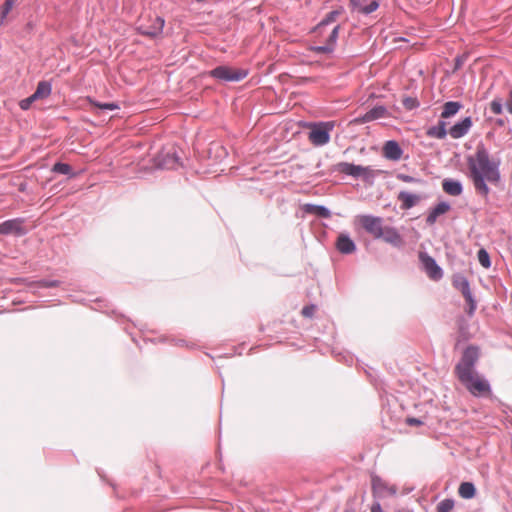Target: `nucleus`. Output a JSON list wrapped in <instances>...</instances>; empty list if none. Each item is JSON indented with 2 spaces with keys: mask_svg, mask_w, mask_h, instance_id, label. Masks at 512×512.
<instances>
[{
  "mask_svg": "<svg viewBox=\"0 0 512 512\" xmlns=\"http://www.w3.org/2000/svg\"><path fill=\"white\" fill-rule=\"evenodd\" d=\"M469 178L476 192L484 197L490 193L487 182L497 184L501 180L500 161L490 159L489 152L483 142L476 146L475 155L467 156Z\"/></svg>",
  "mask_w": 512,
  "mask_h": 512,
  "instance_id": "obj_1",
  "label": "nucleus"
},
{
  "mask_svg": "<svg viewBox=\"0 0 512 512\" xmlns=\"http://www.w3.org/2000/svg\"><path fill=\"white\" fill-rule=\"evenodd\" d=\"M249 74L248 69L234 68L229 65H218L208 71V76L220 83L240 82Z\"/></svg>",
  "mask_w": 512,
  "mask_h": 512,
  "instance_id": "obj_2",
  "label": "nucleus"
},
{
  "mask_svg": "<svg viewBox=\"0 0 512 512\" xmlns=\"http://www.w3.org/2000/svg\"><path fill=\"white\" fill-rule=\"evenodd\" d=\"M333 171L343 173L355 179L362 178L366 183L372 184L376 173L370 166L357 165L350 162H339L333 166Z\"/></svg>",
  "mask_w": 512,
  "mask_h": 512,
  "instance_id": "obj_3",
  "label": "nucleus"
},
{
  "mask_svg": "<svg viewBox=\"0 0 512 512\" xmlns=\"http://www.w3.org/2000/svg\"><path fill=\"white\" fill-rule=\"evenodd\" d=\"M480 357V349L477 345H468L462 353L460 361L455 366L457 377L476 372L475 366Z\"/></svg>",
  "mask_w": 512,
  "mask_h": 512,
  "instance_id": "obj_4",
  "label": "nucleus"
},
{
  "mask_svg": "<svg viewBox=\"0 0 512 512\" xmlns=\"http://www.w3.org/2000/svg\"><path fill=\"white\" fill-rule=\"evenodd\" d=\"M461 384L476 397L484 396L491 392L489 381L477 372L457 377Z\"/></svg>",
  "mask_w": 512,
  "mask_h": 512,
  "instance_id": "obj_5",
  "label": "nucleus"
},
{
  "mask_svg": "<svg viewBox=\"0 0 512 512\" xmlns=\"http://www.w3.org/2000/svg\"><path fill=\"white\" fill-rule=\"evenodd\" d=\"M333 121H320L311 125L308 133L309 141L317 147H321L329 143L330 133L334 129Z\"/></svg>",
  "mask_w": 512,
  "mask_h": 512,
  "instance_id": "obj_6",
  "label": "nucleus"
},
{
  "mask_svg": "<svg viewBox=\"0 0 512 512\" xmlns=\"http://www.w3.org/2000/svg\"><path fill=\"white\" fill-rule=\"evenodd\" d=\"M153 165L156 169H176L180 165V157L173 148L163 149L153 157Z\"/></svg>",
  "mask_w": 512,
  "mask_h": 512,
  "instance_id": "obj_7",
  "label": "nucleus"
},
{
  "mask_svg": "<svg viewBox=\"0 0 512 512\" xmlns=\"http://www.w3.org/2000/svg\"><path fill=\"white\" fill-rule=\"evenodd\" d=\"M418 259L421 264V269L426 273V275L433 281H439L443 278L444 272L443 269L438 265L435 258L430 256L425 251H420L418 253Z\"/></svg>",
  "mask_w": 512,
  "mask_h": 512,
  "instance_id": "obj_8",
  "label": "nucleus"
},
{
  "mask_svg": "<svg viewBox=\"0 0 512 512\" xmlns=\"http://www.w3.org/2000/svg\"><path fill=\"white\" fill-rule=\"evenodd\" d=\"M25 223L26 218L23 217L5 220L0 223V235H13L15 237H23L28 233V229L25 227Z\"/></svg>",
  "mask_w": 512,
  "mask_h": 512,
  "instance_id": "obj_9",
  "label": "nucleus"
},
{
  "mask_svg": "<svg viewBox=\"0 0 512 512\" xmlns=\"http://www.w3.org/2000/svg\"><path fill=\"white\" fill-rule=\"evenodd\" d=\"M359 223L363 229L372 235L375 239H380L383 235V219L379 216L360 215Z\"/></svg>",
  "mask_w": 512,
  "mask_h": 512,
  "instance_id": "obj_10",
  "label": "nucleus"
},
{
  "mask_svg": "<svg viewBox=\"0 0 512 512\" xmlns=\"http://www.w3.org/2000/svg\"><path fill=\"white\" fill-rule=\"evenodd\" d=\"M371 488L374 499L380 500L388 495L394 496L397 493L395 486H389L380 476L371 475Z\"/></svg>",
  "mask_w": 512,
  "mask_h": 512,
  "instance_id": "obj_11",
  "label": "nucleus"
},
{
  "mask_svg": "<svg viewBox=\"0 0 512 512\" xmlns=\"http://www.w3.org/2000/svg\"><path fill=\"white\" fill-rule=\"evenodd\" d=\"M164 26L165 19L161 16H156L154 19H152L151 24L140 25L136 28V30L140 35L155 39L163 33Z\"/></svg>",
  "mask_w": 512,
  "mask_h": 512,
  "instance_id": "obj_12",
  "label": "nucleus"
},
{
  "mask_svg": "<svg viewBox=\"0 0 512 512\" xmlns=\"http://www.w3.org/2000/svg\"><path fill=\"white\" fill-rule=\"evenodd\" d=\"M383 156L390 161H399L404 153L401 145L396 140H387L383 145Z\"/></svg>",
  "mask_w": 512,
  "mask_h": 512,
  "instance_id": "obj_13",
  "label": "nucleus"
},
{
  "mask_svg": "<svg viewBox=\"0 0 512 512\" xmlns=\"http://www.w3.org/2000/svg\"><path fill=\"white\" fill-rule=\"evenodd\" d=\"M336 249L344 255H350L357 249L355 241L350 237L348 233L342 232L338 235L336 243Z\"/></svg>",
  "mask_w": 512,
  "mask_h": 512,
  "instance_id": "obj_14",
  "label": "nucleus"
},
{
  "mask_svg": "<svg viewBox=\"0 0 512 512\" xmlns=\"http://www.w3.org/2000/svg\"><path fill=\"white\" fill-rule=\"evenodd\" d=\"M473 125L471 116H466L460 121L453 124L449 129V134L454 139L464 137Z\"/></svg>",
  "mask_w": 512,
  "mask_h": 512,
  "instance_id": "obj_15",
  "label": "nucleus"
},
{
  "mask_svg": "<svg viewBox=\"0 0 512 512\" xmlns=\"http://www.w3.org/2000/svg\"><path fill=\"white\" fill-rule=\"evenodd\" d=\"M451 209V204L448 201H440L436 205H434L432 208L429 209L427 217H426V224L428 226H432L436 223L437 218L441 215L446 214Z\"/></svg>",
  "mask_w": 512,
  "mask_h": 512,
  "instance_id": "obj_16",
  "label": "nucleus"
},
{
  "mask_svg": "<svg viewBox=\"0 0 512 512\" xmlns=\"http://www.w3.org/2000/svg\"><path fill=\"white\" fill-rule=\"evenodd\" d=\"M380 239L396 248H400L404 244L401 234L392 226H385L383 228V235Z\"/></svg>",
  "mask_w": 512,
  "mask_h": 512,
  "instance_id": "obj_17",
  "label": "nucleus"
},
{
  "mask_svg": "<svg viewBox=\"0 0 512 512\" xmlns=\"http://www.w3.org/2000/svg\"><path fill=\"white\" fill-rule=\"evenodd\" d=\"M442 189L450 196H460L464 190L462 182L453 178H444L442 181Z\"/></svg>",
  "mask_w": 512,
  "mask_h": 512,
  "instance_id": "obj_18",
  "label": "nucleus"
},
{
  "mask_svg": "<svg viewBox=\"0 0 512 512\" xmlns=\"http://www.w3.org/2000/svg\"><path fill=\"white\" fill-rule=\"evenodd\" d=\"M397 199L401 203L400 207L402 210H409L418 204L421 197L408 191H400L398 193Z\"/></svg>",
  "mask_w": 512,
  "mask_h": 512,
  "instance_id": "obj_19",
  "label": "nucleus"
},
{
  "mask_svg": "<svg viewBox=\"0 0 512 512\" xmlns=\"http://www.w3.org/2000/svg\"><path fill=\"white\" fill-rule=\"evenodd\" d=\"M302 210L306 214L315 215L323 219H328L332 215L328 207L319 204L306 203L303 205Z\"/></svg>",
  "mask_w": 512,
  "mask_h": 512,
  "instance_id": "obj_20",
  "label": "nucleus"
},
{
  "mask_svg": "<svg viewBox=\"0 0 512 512\" xmlns=\"http://www.w3.org/2000/svg\"><path fill=\"white\" fill-rule=\"evenodd\" d=\"M463 108V104L459 101H448L443 105L441 118L449 119L456 115Z\"/></svg>",
  "mask_w": 512,
  "mask_h": 512,
  "instance_id": "obj_21",
  "label": "nucleus"
},
{
  "mask_svg": "<svg viewBox=\"0 0 512 512\" xmlns=\"http://www.w3.org/2000/svg\"><path fill=\"white\" fill-rule=\"evenodd\" d=\"M446 122L439 120L434 126L427 129L426 135L431 138L444 139L447 136Z\"/></svg>",
  "mask_w": 512,
  "mask_h": 512,
  "instance_id": "obj_22",
  "label": "nucleus"
},
{
  "mask_svg": "<svg viewBox=\"0 0 512 512\" xmlns=\"http://www.w3.org/2000/svg\"><path fill=\"white\" fill-rule=\"evenodd\" d=\"M477 489L473 482L464 481L459 485L458 494L461 498L469 500L476 496Z\"/></svg>",
  "mask_w": 512,
  "mask_h": 512,
  "instance_id": "obj_23",
  "label": "nucleus"
},
{
  "mask_svg": "<svg viewBox=\"0 0 512 512\" xmlns=\"http://www.w3.org/2000/svg\"><path fill=\"white\" fill-rule=\"evenodd\" d=\"M51 171L55 174L66 175L70 179L76 177V173L73 171L71 165L61 161L54 163V165L51 168Z\"/></svg>",
  "mask_w": 512,
  "mask_h": 512,
  "instance_id": "obj_24",
  "label": "nucleus"
},
{
  "mask_svg": "<svg viewBox=\"0 0 512 512\" xmlns=\"http://www.w3.org/2000/svg\"><path fill=\"white\" fill-rule=\"evenodd\" d=\"M343 12V7L328 12L325 17L314 27V31H320L323 27L335 22L336 18Z\"/></svg>",
  "mask_w": 512,
  "mask_h": 512,
  "instance_id": "obj_25",
  "label": "nucleus"
},
{
  "mask_svg": "<svg viewBox=\"0 0 512 512\" xmlns=\"http://www.w3.org/2000/svg\"><path fill=\"white\" fill-rule=\"evenodd\" d=\"M51 91H52L51 83L49 81L42 80V81L38 82L37 87H36L35 91L33 92V94L35 95V98H37L39 100V99L48 97L51 94Z\"/></svg>",
  "mask_w": 512,
  "mask_h": 512,
  "instance_id": "obj_26",
  "label": "nucleus"
},
{
  "mask_svg": "<svg viewBox=\"0 0 512 512\" xmlns=\"http://www.w3.org/2000/svg\"><path fill=\"white\" fill-rule=\"evenodd\" d=\"M461 294L463 295L465 301L467 302L466 313L468 314V316L472 317L477 309V301L472 294L471 288L461 292Z\"/></svg>",
  "mask_w": 512,
  "mask_h": 512,
  "instance_id": "obj_27",
  "label": "nucleus"
},
{
  "mask_svg": "<svg viewBox=\"0 0 512 512\" xmlns=\"http://www.w3.org/2000/svg\"><path fill=\"white\" fill-rule=\"evenodd\" d=\"M452 285L456 290H458L460 292H463L470 288V283H469L468 278L465 275H463L462 273H456L453 275Z\"/></svg>",
  "mask_w": 512,
  "mask_h": 512,
  "instance_id": "obj_28",
  "label": "nucleus"
},
{
  "mask_svg": "<svg viewBox=\"0 0 512 512\" xmlns=\"http://www.w3.org/2000/svg\"><path fill=\"white\" fill-rule=\"evenodd\" d=\"M371 121L389 116V112L384 105H376L367 111Z\"/></svg>",
  "mask_w": 512,
  "mask_h": 512,
  "instance_id": "obj_29",
  "label": "nucleus"
},
{
  "mask_svg": "<svg viewBox=\"0 0 512 512\" xmlns=\"http://www.w3.org/2000/svg\"><path fill=\"white\" fill-rule=\"evenodd\" d=\"M90 104L95 107L99 108L101 110H118L120 109V106L117 102H100L97 100L89 99Z\"/></svg>",
  "mask_w": 512,
  "mask_h": 512,
  "instance_id": "obj_30",
  "label": "nucleus"
},
{
  "mask_svg": "<svg viewBox=\"0 0 512 512\" xmlns=\"http://www.w3.org/2000/svg\"><path fill=\"white\" fill-rule=\"evenodd\" d=\"M477 259L481 266L486 269L490 268L492 265L490 254L485 248H480L477 251Z\"/></svg>",
  "mask_w": 512,
  "mask_h": 512,
  "instance_id": "obj_31",
  "label": "nucleus"
},
{
  "mask_svg": "<svg viewBox=\"0 0 512 512\" xmlns=\"http://www.w3.org/2000/svg\"><path fill=\"white\" fill-rule=\"evenodd\" d=\"M15 4V0H5L1 11H0V26H2L5 22V19L9 12L12 10L13 6Z\"/></svg>",
  "mask_w": 512,
  "mask_h": 512,
  "instance_id": "obj_32",
  "label": "nucleus"
},
{
  "mask_svg": "<svg viewBox=\"0 0 512 512\" xmlns=\"http://www.w3.org/2000/svg\"><path fill=\"white\" fill-rule=\"evenodd\" d=\"M60 285L59 280H50V279H40L37 281L32 282V286L38 287V288H55Z\"/></svg>",
  "mask_w": 512,
  "mask_h": 512,
  "instance_id": "obj_33",
  "label": "nucleus"
},
{
  "mask_svg": "<svg viewBox=\"0 0 512 512\" xmlns=\"http://www.w3.org/2000/svg\"><path fill=\"white\" fill-rule=\"evenodd\" d=\"M454 507V500L446 498L440 501L436 507V512H451Z\"/></svg>",
  "mask_w": 512,
  "mask_h": 512,
  "instance_id": "obj_34",
  "label": "nucleus"
},
{
  "mask_svg": "<svg viewBox=\"0 0 512 512\" xmlns=\"http://www.w3.org/2000/svg\"><path fill=\"white\" fill-rule=\"evenodd\" d=\"M396 178L405 183H415V184H420V185L426 184L425 180H423L421 178H416V177H413V176H410V175L404 174V173H398L396 175Z\"/></svg>",
  "mask_w": 512,
  "mask_h": 512,
  "instance_id": "obj_35",
  "label": "nucleus"
},
{
  "mask_svg": "<svg viewBox=\"0 0 512 512\" xmlns=\"http://www.w3.org/2000/svg\"><path fill=\"white\" fill-rule=\"evenodd\" d=\"M380 6V3L378 0H372L367 5H362V8H360V13L363 15H370L371 13L375 12Z\"/></svg>",
  "mask_w": 512,
  "mask_h": 512,
  "instance_id": "obj_36",
  "label": "nucleus"
},
{
  "mask_svg": "<svg viewBox=\"0 0 512 512\" xmlns=\"http://www.w3.org/2000/svg\"><path fill=\"white\" fill-rule=\"evenodd\" d=\"M402 104L407 110H413L420 106L419 100L415 97L410 96L404 97V99L402 100Z\"/></svg>",
  "mask_w": 512,
  "mask_h": 512,
  "instance_id": "obj_37",
  "label": "nucleus"
},
{
  "mask_svg": "<svg viewBox=\"0 0 512 512\" xmlns=\"http://www.w3.org/2000/svg\"><path fill=\"white\" fill-rule=\"evenodd\" d=\"M310 50L316 54H330L334 52L335 48L326 42L325 45L312 46Z\"/></svg>",
  "mask_w": 512,
  "mask_h": 512,
  "instance_id": "obj_38",
  "label": "nucleus"
},
{
  "mask_svg": "<svg viewBox=\"0 0 512 512\" xmlns=\"http://www.w3.org/2000/svg\"><path fill=\"white\" fill-rule=\"evenodd\" d=\"M490 109L491 111L496 114L500 115L503 112V101L501 98H494L490 103Z\"/></svg>",
  "mask_w": 512,
  "mask_h": 512,
  "instance_id": "obj_39",
  "label": "nucleus"
},
{
  "mask_svg": "<svg viewBox=\"0 0 512 512\" xmlns=\"http://www.w3.org/2000/svg\"><path fill=\"white\" fill-rule=\"evenodd\" d=\"M339 31H340V25H336L330 35L328 36V38L326 39V42L328 44H330L332 47H336V44H337V39L339 37Z\"/></svg>",
  "mask_w": 512,
  "mask_h": 512,
  "instance_id": "obj_40",
  "label": "nucleus"
},
{
  "mask_svg": "<svg viewBox=\"0 0 512 512\" xmlns=\"http://www.w3.org/2000/svg\"><path fill=\"white\" fill-rule=\"evenodd\" d=\"M38 99L35 98V95L32 93L29 97L27 98H24L22 100H20L19 102V107L23 110V111H26V110H29L31 105L37 101Z\"/></svg>",
  "mask_w": 512,
  "mask_h": 512,
  "instance_id": "obj_41",
  "label": "nucleus"
},
{
  "mask_svg": "<svg viewBox=\"0 0 512 512\" xmlns=\"http://www.w3.org/2000/svg\"><path fill=\"white\" fill-rule=\"evenodd\" d=\"M467 55L466 54H461V55H457L454 59V69L453 71H457L459 69H461V67L463 66L464 62L467 60Z\"/></svg>",
  "mask_w": 512,
  "mask_h": 512,
  "instance_id": "obj_42",
  "label": "nucleus"
},
{
  "mask_svg": "<svg viewBox=\"0 0 512 512\" xmlns=\"http://www.w3.org/2000/svg\"><path fill=\"white\" fill-rule=\"evenodd\" d=\"M355 504H356V497L352 496L349 497L346 501L345 508L343 512H355Z\"/></svg>",
  "mask_w": 512,
  "mask_h": 512,
  "instance_id": "obj_43",
  "label": "nucleus"
},
{
  "mask_svg": "<svg viewBox=\"0 0 512 512\" xmlns=\"http://www.w3.org/2000/svg\"><path fill=\"white\" fill-rule=\"evenodd\" d=\"M368 122H371V119H370V117H369L367 112L365 114H363V115L355 117L351 121V123L356 124V125H360V124H364V123H368Z\"/></svg>",
  "mask_w": 512,
  "mask_h": 512,
  "instance_id": "obj_44",
  "label": "nucleus"
},
{
  "mask_svg": "<svg viewBox=\"0 0 512 512\" xmlns=\"http://www.w3.org/2000/svg\"><path fill=\"white\" fill-rule=\"evenodd\" d=\"M315 308H316V306L314 304L306 305L303 307L301 313L304 317H312V315L315 311Z\"/></svg>",
  "mask_w": 512,
  "mask_h": 512,
  "instance_id": "obj_45",
  "label": "nucleus"
},
{
  "mask_svg": "<svg viewBox=\"0 0 512 512\" xmlns=\"http://www.w3.org/2000/svg\"><path fill=\"white\" fill-rule=\"evenodd\" d=\"M405 422L409 426H421L424 424L423 420L416 417H407Z\"/></svg>",
  "mask_w": 512,
  "mask_h": 512,
  "instance_id": "obj_46",
  "label": "nucleus"
},
{
  "mask_svg": "<svg viewBox=\"0 0 512 512\" xmlns=\"http://www.w3.org/2000/svg\"><path fill=\"white\" fill-rule=\"evenodd\" d=\"M349 5L352 11L360 13V8H362L361 0H349Z\"/></svg>",
  "mask_w": 512,
  "mask_h": 512,
  "instance_id": "obj_47",
  "label": "nucleus"
},
{
  "mask_svg": "<svg viewBox=\"0 0 512 512\" xmlns=\"http://www.w3.org/2000/svg\"><path fill=\"white\" fill-rule=\"evenodd\" d=\"M370 510H371V512H384L383 509H382L380 501L377 500V499H374V501H373V503L371 505Z\"/></svg>",
  "mask_w": 512,
  "mask_h": 512,
  "instance_id": "obj_48",
  "label": "nucleus"
},
{
  "mask_svg": "<svg viewBox=\"0 0 512 512\" xmlns=\"http://www.w3.org/2000/svg\"><path fill=\"white\" fill-rule=\"evenodd\" d=\"M506 109L512 114V89L509 91V98L505 103Z\"/></svg>",
  "mask_w": 512,
  "mask_h": 512,
  "instance_id": "obj_49",
  "label": "nucleus"
},
{
  "mask_svg": "<svg viewBox=\"0 0 512 512\" xmlns=\"http://www.w3.org/2000/svg\"><path fill=\"white\" fill-rule=\"evenodd\" d=\"M505 122H506V121H505V119H503V118H498V119H496V124H497L498 126H500V127L504 126V125H505Z\"/></svg>",
  "mask_w": 512,
  "mask_h": 512,
  "instance_id": "obj_50",
  "label": "nucleus"
},
{
  "mask_svg": "<svg viewBox=\"0 0 512 512\" xmlns=\"http://www.w3.org/2000/svg\"><path fill=\"white\" fill-rule=\"evenodd\" d=\"M185 344H186V341H185V340H183V339H180V340H178V341L176 342V345H180V346H183V345H185Z\"/></svg>",
  "mask_w": 512,
  "mask_h": 512,
  "instance_id": "obj_51",
  "label": "nucleus"
},
{
  "mask_svg": "<svg viewBox=\"0 0 512 512\" xmlns=\"http://www.w3.org/2000/svg\"><path fill=\"white\" fill-rule=\"evenodd\" d=\"M26 28L28 30H31L33 28V23L32 22H28L27 25H26Z\"/></svg>",
  "mask_w": 512,
  "mask_h": 512,
  "instance_id": "obj_52",
  "label": "nucleus"
},
{
  "mask_svg": "<svg viewBox=\"0 0 512 512\" xmlns=\"http://www.w3.org/2000/svg\"><path fill=\"white\" fill-rule=\"evenodd\" d=\"M97 473H98V475L100 476L101 479H104V475L102 473V470L98 469Z\"/></svg>",
  "mask_w": 512,
  "mask_h": 512,
  "instance_id": "obj_53",
  "label": "nucleus"
},
{
  "mask_svg": "<svg viewBox=\"0 0 512 512\" xmlns=\"http://www.w3.org/2000/svg\"><path fill=\"white\" fill-rule=\"evenodd\" d=\"M239 348H235V352L234 354H238V355H241L242 354V351L238 350Z\"/></svg>",
  "mask_w": 512,
  "mask_h": 512,
  "instance_id": "obj_54",
  "label": "nucleus"
},
{
  "mask_svg": "<svg viewBox=\"0 0 512 512\" xmlns=\"http://www.w3.org/2000/svg\"><path fill=\"white\" fill-rule=\"evenodd\" d=\"M24 189H25V184H21L20 185V191H24Z\"/></svg>",
  "mask_w": 512,
  "mask_h": 512,
  "instance_id": "obj_55",
  "label": "nucleus"
},
{
  "mask_svg": "<svg viewBox=\"0 0 512 512\" xmlns=\"http://www.w3.org/2000/svg\"><path fill=\"white\" fill-rule=\"evenodd\" d=\"M197 3H203L205 2L206 0H195Z\"/></svg>",
  "mask_w": 512,
  "mask_h": 512,
  "instance_id": "obj_56",
  "label": "nucleus"
},
{
  "mask_svg": "<svg viewBox=\"0 0 512 512\" xmlns=\"http://www.w3.org/2000/svg\"><path fill=\"white\" fill-rule=\"evenodd\" d=\"M397 512H401V511H397Z\"/></svg>",
  "mask_w": 512,
  "mask_h": 512,
  "instance_id": "obj_57",
  "label": "nucleus"
}]
</instances>
